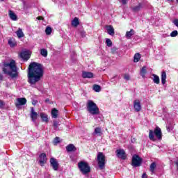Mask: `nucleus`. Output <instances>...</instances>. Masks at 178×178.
<instances>
[{"instance_id": "14", "label": "nucleus", "mask_w": 178, "mask_h": 178, "mask_svg": "<svg viewBox=\"0 0 178 178\" xmlns=\"http://www.w3.org/2000/svg\"><path fill=\"white\" fill-rule=\"evenodd\" d=\"M134 108L136 112H140L141 111V103H140V101L135 100L134 102Z\"/></svg>"}, {"instance_id": "15", "label": "nucleus", "mask_w": 178, "mask_h": 178, "mask_svg": "<svg viewBox=\"0 0 178 178\" xmlns=\"http://www.w3.org/2000/svg\"><path fill=\"white\" fill-rule=\"evenodd\" d=\"M82 77L83 79H92L94 74H92V72L83 71L82 72Z\"/></svg>"}, {"instance_id": "35", "label": "nucleus", "mask_w": 178, "mask_h": 178, "mask_svg": "<svg viewBox=\"0 0 178 178\" xmlns=\"http://www.w3.org/2000/svg\"><path fill=\"white\" fill-rule=\"evenodd\" d=\"M8 44L10 45V47H11V48H13V47H16V42H15L12 40H8Z\"/></svg>"}, {"instance_id": "44", "label": "nucleus", "mask_w": 178, "mask_h": 178, "mask_svg": "<svg viewBox=\"0 0 178 178\" xmlns=\"http://www.w3.org/2000/svg\"><path fill=\"white\" fill-rule=\"evenodd\" d=\"M175 163L177 166V170H178V160H177L176 161H175Z\"/></svg>"}, {"instance_id": "24", "label": "nucleus", "mask_w": 178, "mask_h": 178, "mask_svg": "<svg viewBox=\"0 0 178 178\" xmlns=\"http://www.w3.org/2000/svg\"><path fill=\"white\" fill-rule=\"evenodd\" d=\"M152 80L154 81V83H155V84H159L160 83V79H159V76L155 74H152Z\"/></svg>"}, {"instance_id": "3", "label": "nucleus", "mask_w": 178, "mask_h": 178, "mask_svg": "<svg viewBox=\"0 0 178 178\" xmlns=\"http://www.w3.org/2000/svg\"><path fill=\"white\" fill-rule=\"evenodd\" d=\"M155 136L159 139L161 140L162 138V131L159 127H156L154 131L152 130H149V138L152 141H155Z\"/></svg>"}, {"instance_id": "9", "label": "nucleus", "mask_w": 178, "mask_h": 178, "mask_svg": "<svg viewBox=\"0 0 178 178\" xmlns=\"http://www.w3.org/2000/svg\"><path fill=\"white\" fill-rule=\"evenodd\" d=\"M116 155L118 158H120V159H126L127 155L126 154V152H124V149H117L116 150Z\"/></svg>"}, {"instance_id": "8", "label": "nucleus", "mask_w": 178, "mask_h": 178, "mask_svg": "<svg viewBox=\"0 0 178 178\" xmlns=\"http://www.w3.org/2000/svg\"><path fill=\"white\" fill-rule=\"evenodd\" d=\"M50 164L52 166L54 170H58L59 169V163L56 159L52 157L50 159Z\"/></svg>"}, {"instance_id": "20", "label": "nucleus", "mask_w": 178, "mask_h": 178, "mask_svg": "<svg viewBox=\"0 0 178 178\" xmlns=\"http://www.w3.org/2000/svg\"><path fill=\"white\" fill-rule=\"evenodd\" d=\"M8 15H9L10 18L11 19V20H14V21L17 20V15H16V14L15 13H13V11L9 10Z\"/></svg>"}, {"instance_id": "23", "label": "nucleus", "mask_w": 178, "mask_h": 178, "mask_svg": "<svg viewBox=\"0 0 178 178\" xmlns=\"http://www.w3.org/2000/svg\"><path fill=\"white\" fill-rule=\"evenodd\" d=\"M143 8V3H140L138 6H136L134 8H132V10H134V12H138L141 10Z\"/></svg>"}, {"instance_id": "25", "label": "nucleus", "mask_w": 178, "mask_h": 178, "mask_svg": "<svg viewBox=\"0 0 178 178\" xmlns=\"http://www.w3.org/2000/svg\"><path fill=\"white\" fill-rule=\"evenodd\" d=\"M40 118L42 120V122H45L46 123L48 122V115L45 114L44 113H40Z\"/></svg>"}, {"instance_id": "38", "label": "nucleus", "mask_w": 178, "mask_h": 178, "mask_svg": "<svg viewBox=\"0 0 178 178\" xmlns=\"http://www.w3.org/2000/svg\"><path fill=\"white\" fill-rule=\"evenodd\" d=\"M60 138L59 137H56L53 141L54 144H58V143H60Z\"/></svg>"}, {"instance_id": "21", "label": "nucleus", "mask_w": 178, "mask_h": 178, "mask_svg": "<svg viewBox=\"0 0 178 178\" xmlns=\"http://www.w3.org/2000/svg\"><path fill=\"white\" fill-rule=\"evenodd\" d=\"M66 149L67 152H72L73 151H76V147L73 144H70L66 147Z\"/></svg>"}, {"instance_id": "19", "label": "nucleus", "mask_w": 178, "mask_h": 178, "mask_svg": "<svg viewBox=\"0 0 178 178\" xmlns=\"http://www.w3.org/2000/svg\"><path fill=\"white\" fill-rule=\"evenodd\" d=\"M58 115H59V111L54 108L51 110V117L53 118V119H56V118H58Z\"/></svg>"}, {"instance_id": "17", "label": "nucleus", "mask_w": 178, "mask_h": 178, "mask_svg": "<svg viewBox=\"0 0 178 178\" xmlns=\"http://www.w3.org/2000/svg\"><path fill=\"white\" fill-rule=\"evenodd\" d=\"M106 30L109 35H115V29L113 26H107Z\"/></svg>"}, {"instance_id": "43", "label": "nucleus", "mask_w": 178, "mask_h": 178, "mask_svg": "<svg viewBox=\"0 0 178 178\" xmlns=\"http://www.w3.org/2000/svg\"><path fill=\"white\" fill-rule=\"evenodd\" d=\"M142 178H148V177L147 176V174L144 173V174L142 175Z\"/></svg>"}, {"instance_id": "26", "label": "nucleus", "mask_w": 178, "mask_h": 178, "mask_svg": "<svg viewBox=\"0 0 178 178\" xmlns=\"http://www.w3.org/2000/svg\"><path fill=\"white\" fill-rule=\"evenodd\" d=\"M80 24V22H79V18L75 17L72 22V26L74 27H77Z\"/></svg>"}, {"instance_id": "29", "label": "nucleus", "mask_w": 178, "mask_h": 178, "mask_svg": "<svg viewBox=\"0 0 178 178\" xmlns=\"http://www.w3.org/2000/svg\"><path fill=\"white\" fill-rule=\"evenodd\" d=\"M140 59H141V55L140 53H136L134 57V62L137 63Z\"/></svg>"}, {"instance_id": "31", "label": "nucleus", "mask_w": 178, "mask_h": 178, "mask_svg": "<svg viewBox=\"0 0 178 178\" xmlns=\"http://www.w3.org/2000/svg\"><path fill=\"white\" fill-rule=\"evenodd\" d=\"M156 168V163H155V162L152 163L150 165V172H152V173H155Z\"/></svg>"}, {"instance_id": "49", "label": "nucleus", "mask_w": 178, "mask_h": 178, "mask_svg": "<svg viewBox=\"0 0 178 178\" xmlns=\"http://www.w3.org/2000/svg\"><path fill=\"white\" fill-rule=\"evenodd\" d=\"M33 105H35V102H33Z\"/></svg>"}, {"instance_id": "51", "label": "nucleus", "mask_w": 178, "mask_h": 178, "mask_svg": "<svg viewBox=\"0 0 178 178\" xmlns=\"http://www.w3.org/2000/svg\"><path fill=\"white\" fill-rule=\"evenodd\" d=\"M1 1H3V0H1Z\"/></svg>"}, {"instance_id": "7", "label": "nucleus", "mask_w": 178, "mask_h": 178, "mask_svg": "<svg viewBox=\"0 0 178 178\" xmlns=\"http://www.w3.org/2000/svg\"><path fill=\"white\" fill-rule=\"evenodd\" d=\"M141 162H143V159H141L138 155L135 154L132 156V166H134L135 168L141 166Z\"/></svg>"}, {"instance_id": "48", "label": "nucleus", "mask_w": 178, "mask_h": 178, "mask_svg": "<svg viewBox=\"0 0 178 178\" xmlns=\"http://www.w3.org/2000/svg\"><path fill=\"white\" fill-rule=\"evenodd\" d=\"M112 49H114V51H116V48H113Z\"/></svg>"}, {"instance_id": "32", "label": "nucleus", "mask_w": 178, "mask_h": 178, "mask_svg": "<svg viewBox=\"0 0 178 178\" xmlns=\"http://www.w3.org/2000/svg\"><path fill=\"white\" fill-rule=\"evenodd\" d=\"M53 126H54V130H58V128L59 127V126H60V124L59 123V121L54 120L53 123Z\"/></svg>"}, {"instance_id": "18", "label": "nucleus", "mask_w": 178, "mask_h": 178, "mask_svg": "<svg viewBox=\"0 0 178 178\" xmlns=\"http://www.w3.org/2000/svg\"><path fill=\"white\" fill-rule=\"evenodd\" d=\"M134 29H131L129 31H127L125 34V37L128 39L130 40L131 38L132 35H134L135 34Z\"/></svg>"}, {"instance_id": "47", "label": "nucleus", "mask_w": 178, "mask_h": 178, "mask_svg": "<svg viewBox=\"0 0 178 178\" xmlns=\"http://www.w3.org/2000/svg\"><path fill=\"white\" fill-rule=\"evenodd\" d=\"M168 2H173L175 0H167Z\"/></svg>"}, {"instance_id": "13", "label": "nucleus", "mask_w": 178, "mask_h": 178, "mask_svg": "<svg viewBox=\"0 0 178 178\" xmlns=\"http://www.w3.org/2000/svg\"><path fill=\"white\" fill-rule=\"evenodd\" d=\"M20 56L22 59L29 60V59H30V56H31V52H30V51H23L21 53Z\"/></svg>"}, {"instance_id": "40", "label": "nucleus", "mask_w": 178, "mask_h": 178, "mask_svg": "<svg viewBox=\"0 0 178 178\" xmlns=\"http://www.w3.org/2000/svg\"><path fill=\"white\" fill-rule=\"evenodd\" d=\"M81 37H86V32L85 31H81L80 33Z\"/></svg>"}, {"instance_id": "12", "label": "nucleus", "mask_w": 178, "mask_h": 178, "mask_svg": "<svg viewBox=\"0 0 178 178\" xmlns=\"http://www.w3.org/2000/svg\"><path fill=\"white\" fill-rule=\"evenodd\" d=\"M32 122L33 123H35V121L37 120L38 118V113L34 111V108L31 107V114H30Z\"/></svg>"}, {"instance_id": "50", "label": "nucleus", "mask_w": 178, "mask_h": 178, "mask_svg": "<svg viewBox=\"0 0 178 178\" xmlns=\"http://www.w3.org/2000/svg\"><path fill=\"white\" fill-rule=\"evenodd\" d=\"M33 105H35V102H33Z\"/></svg>"}, {"instance_id": "33", "label": "nucleus", "mask_w": 178, "mask_h": 178, "mask_svg": "<svg viewBox=\"0 0 178 178\" xmlns=\"http://www.w3.org/2000/svg\"><path fill=\"white\" fill-rule=\"evenodd\" d=\"M93 90L96 92H99V91H101V86H99V85H94Z\"/></svg>"}, {"instance_id": "28", "label": "nucleus", "mask_w": 178, "mask_h": 178, "mask_svg": "<svg viewBox=\"0 0 178 178\" xmlns=\"http://www.w3.org/2000/svg\"><path fill=\"white\" fill-rule=\"evenodd\" d=\"M145 74H147V67L143 66L140 70V76L145 77Z\"/></svg>"}, {"instance_id": "39", "label": "nucleus", "mask_w": 178, "mask_h": 178, "mask_svg": "<svg viewBox=\"0 0 178 178\" xmlns=\"http://www.w3.org/2000/svg\"><path fill=\"white\" fill-rule=\"evenodd\" d=\"M124 80L129 81L130 80V75L129 74H124Z\"/></svg>"}, {"instance_id": "34", "label": "nucleus", "mask_w": 178, "mask_h": 178, "mask_svg": "<svg viewBox=\"0 0 178 178\" xmlns=\"http://www.w3.org/2000/svg\"><path fill=\"white\" fill-rule=\"evenodd\" d=\"M45 33L47 35H50L51 33H52V29L49 26H47L45 29Z\"/></svg>"}, {"instance_id": "45", "label": "nucleus", "mask_w": 178, "mask_h": 178, "mask_svg": "<svg viewBox=\"0 0 178 178\" xmlns=\"http://www.w3.org/2000/svg\"><path fill=\"white\" fill-rule=\"evenodd\" d=\"M3 106V102L2 100H0V107Z\"/></svg>"}, {"instance_id": "11", "label": "nucleus", "mask_w": 178, "mask_h": 178, "mask_svg": "<svg viewBox=\"0 0 178 178\" xmlns=\"http://www.w3.org/2000/svg\"><path fill=\"white\" fill-rule=\"evenodd\" d=\"M39 163L40 166H44L47 163V154L45 153H42L39 156Z\"/></svg>"}, {"instance_id": "22", "label": "nucleus", "mask_w": 178, "mask_h": 178, "mask_svg": "<svg viewBox=\"0 0 178 178\" xmlns=\"http://www.w3.org/2000/svg\"><path fill=\"white\" fill-rule=\"evenodd\" d=\"M17 36L18 38H23L24 37V33H23V30L20 28L16 31Z\"/></svg>"}, {"instance_id": "1", "label": "nucleus", "mask_w": 178, "mask_h": 178, "mask_svg": "<svg viewBox=\"0 0 178 178\" xmlns=\"http://www.w3.org/2000/svg\"><path fill=\"white\" fill-rule=\"evenodd\" d=\"M44 76V65L33 62L29 66L28 82L29 84H35L38 83Z\"/></svg>"}, {"instance_id": "37", "label": "nucleus", "mask_w": 178, "mask_h": 178, "mask_svg": "<svg viewBox=\"0 0 178 178\" xmlns=\"http://www.w3.org/2000/svg\"><path fill=\"white\" fill-rule=\"evenodd\" d=\"M178 32L177 31H174L170 33V37H177Z\"/></svg>"}, {"instance_id": "10", "label": "nucleus", "mask_w": 178, "mask_h": 178, "mask_svg": "<svg viewBox=\"0 0 178 178\" xmlns=\"http://www.w3.org/2000/svg\"><path fill=\"white\" fill-rule=\"evenodd\" d=\"M27 104V99L24 97L17 98V102L15 103V106L17 108L19 106H22V105H26Z\"/></svg>"}, {"instance_id": "5", "label": "nucleus", "mask_w": 178, "mask_h": 178, "mask_svg": "<svg viewBox=\"0 0 178 178\" xmlns=\"http://www.w3.org/2000/svg\"><path fill=\"white\" fill-rule=\"evenodd\" d=\"M78 168L83 175H88L91 172V168L89 166L88 163L86 161H81L78 163Z\"/></svg>"}, {"instance_id": "4", "label": "nucleus", "mask_w": 178, "mask_h": 178, "mask_svg": "<svg viewBox=\"0 0 178 178\" xmlns=\"http://www.w3.org/2000/svg\"><path fill=\"white\" fill-rule=\"evenodd\" d=\"M87 109L91 115H98V113H99V108L92 100L88 101Z\"/></svg>"}, {"instance_id": "42", "label": "nucleus", "mask_w": 178, "mask_h": 178, "mask_svg": "<svg viewBox=\"0 0 178 178\" xmlns=\"http://www.w3.org/2000/svg\"><path fill=\"white\" fill-rule=\"evenodd\" d=\"M122 2L123 5H126V3H127V0H122Z\"/></svg>"}, {"instance_id": "41", "label": "nucleus", "mask_w": 178, "mask_h": 178, "mask_svg": "<svg viewBox=\"0 0 178 178\" xmlns=\"http://www.w3.org/2000/svg\"><path fill=\"white\" fill-rule=\"evenodd\" d=\"M3 80V76H2V74L0 73V83Z\"/></svg>"}, {"instance_id": "46", "label": "nucleus", "mask_w": 178, "mask_h": 178, "mask_svg": "<svg viewBox=\"0 0 178 178\" xmlns=\"http://www.w3.org/2000/svg\"><path fill=\"white\" fill-rule=\"evenodd\" d=\"M42 17H38V20H42Z\"/></svg>"}, {"instance_id": "30", "label": "nucleus", "mask_w": 178, "mask_h": 178, "mask_svg": "<svg viewBox=\"0 0 178 178\" xmlns=\"http://www.w3.org/2000/svg\"><path fill=\"white\" fill-rule=\"evenodd\" d=\"M40 54L42 56H44V58H47V56H48V51L45 49H40Z\"/></svg>"}, {"instance_id": "6", "label": "nucleus", "mask_w": 178, "mask_h": 178, "mask_svg": "<svg viewBox=\"0 0 178 178\" xmlns=\"http://www.w3.org/2000/svg\"><path fill=\"white\" fill-rule=\"evenodd\" d=\"M97 161H98V166L99 169H103L105 168V155L104 153L99 152L97 154Z\"/></svg>"}, {"instance_id": "16", "label": "nucleus", "mask_w": 178, "mask_h": 178, "mask_svg": "<svg viewBox=\"0 0 178 178\" xmlns=\"http://www.w3.org/2000/svg\"><path fill=\"white\" fill-rule=\"evenodd\" d=\"M92 135L93 136H102V129H101V127H96L95 129V131H94Z\"/></svg>"}, {"instance_id": "2", "label": "nucleus", "mask_w": 178, "mask_h": 178, "mask_svg": "<svg viewBox=\"0 0 178 178\" xmlns=\"http://www.w3.org/2000/svg\"><path fill=\"white\" fill-rule=\"evenodd\" d=\"M2 70L4 74H7L11 79H16L19 76L17 72V67H16V61L11 60L9 63H4L3 64Z\"/></svg>"}, {"instance_id": "36", "label": "nucleus", "mask_w": 178, "mask_h": 178, "mask_svg": "<svg viewBox=\"0 0 178 178\" xmlns=\"http://www.w3.org/2000/svg\"><path fill=\"white\" fill-rule=\"evenodd\" d=\"M106 44L107 45V47H112V40H111V39H106Z\"/></svg>"}, {"instance_id": "27", "label": "nucleus", "mask_w": 178, "mask_h": 178, "mask_svg": "<svg viewBox=\"0 0 178 178\" xmlns=\"http://www.w3.org/2000/svg\"><path fill=\"white\" fill-rule=\"evenodd\" d=\"M161 83L162 84L166 83V72H163L161 73Z\"/></svg>"}]
</instances>
